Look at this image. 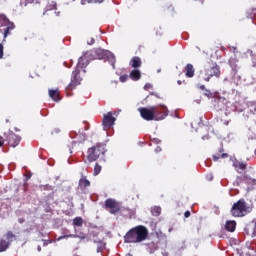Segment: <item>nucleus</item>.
Listing matches in <instances>:
<instances>
[{
  "label": "nucleus",
  "instance_id": "obj_25",
  "mask_svg": "<svg viewBox=\"0 0 256 256\" xmlns=\"http://www.w3.org/2000/svg\"><path fill=\"white\" fill-rule=\"evenodd\" d=\"M73 224L75 226L81 227L83 225V219L81 217H77L74 219Z\"/></svg>",
  "mask_w": 256,
  "mask_h": 256
},
{
  "label": "nucleus",
  "instance_id": "obj_7",
  "mask_svg": "<svg viewBox=\"0 0 256 256\" xmlns=\"http://www.w3.org/2000/svg\"><path fill=\"white\" fill-rule=\"evenodd\" d=\"M152 107L154 115L159 116V119H155V121H162L169 115V110L167 106H164V104H159L158 106Z\"/></svg>",
  "mask_w": 256,
  "mask_h": 256
},
{
  "label": "nucleus",
  "instance_id": "obj_5",
  "mask_svg": "<svg viewBox=\"0 0 256 256\" xmlns=\"http://www.w3.org/2000/svg\"><path fill=\"white\" fill-rule=\"evenodd\" d=\"M104 208L109 211L110 214L115 215L119 213L122 209L121 203L117 202L115 199H107L105 201Z\"/></svg>",
  "mask_w": 256,
  "mask_h": 256
},
{
  "label": "nucleus",
  "instance_id": "obj_16",
  "mask_svg": "<svg viewBox=\"0 0 256 256\" xmlns=\"http://www.w3.org/2000/svg\"><path fill=\"white\" fill-rule=\"evenodd\" d=\"M130 78L133 80V81H138L141 79V72L139 69H133L130 73Z\"/></svg>",
  "mask_w": 256,
  "mask_h": 256
},
{
  "label": "nucleus",
  "instance_id": "obj_17",
  "mask_svg": "<svg viewBox=\"0 0 256 256\" xmlns=\"http://www.w3.org/2000/svg\"><path fill=\"white\" fill-rule=\"evenodd\" d=\"M131 63H132V67L133 68H140L141 65H142V60L139 56H134L132 59H131Z\"/></svg>",
  "mask_w": 256,
  "mask_h": 256
},
{
  "label": "nucleus",
  "instance_id": "obj_40",
  "mask_svg": "<svg viewBox=\"0 0 256 256\" xmlns=\"http://www.w3.org/2000/svg\"><path fill=\"white\" fill-rule=\"evenodd\" d=\"M190 216H191V212L190 211L184 212V217L189 218Z\"/></svg>",
  "mask_w": 256,
  "mask_h": 256
},
{
  "label": "nucleus",
  "instance_id": "obj_49",
  "mask_svg": "<svg viewBox=\"0 0 256 256\" xmlns=\"http://www.w3.org/2000/svg\"><path fill=\"white\" fill-rule=\"evenodd\" d=\"M38 251H39V252L41 251V247H40V246L38 247Z\"/></svg>",
  "mask_w": 256,
  "mask_h": 256
},
{
  "label": "nucleus",
  "instance_id": "obj_32",
  "mask_svg": "<svg viewBox=\"0 0 256 256\" xmlns=\"http://www.w3.org/2000/svg\"><path fill=\"white\" fill-rule=\"evenodd\" d=\"M149 247L151 249V252H154L159 249L158 245H156L155 243H150Z\"/></svg>",
  "mask_w": 256,
  "mask_h": 256
},
{
  "label": "nucleus",
  "instance_id": "obj_50",
  "mask_svg": "<svg viewBox=\"0 0 256 256\" xmlns=\"http://www.w3.org/2000/svg\"><path fill=\"white\" fill-rule=\"evenodd\" d=\"M223 152V149L222 150H220V153H222Z\"/></svg>",
  "mask_w": 256,
  "mask_h": 256
},
{
  "label": "nucleus",
  "instance_id": "obj_35",
  "mask_svg": "<svg viewBox=\"0 0 256 256\" xmlns=\"http://www.w3.org/2000/svg\"><path fill=\"white\" fill-rule=\"evenodd\" d=\"M95 43V39L92 37L90 40L87 41L88 45H93Z\"/></svg>",
  "mask_w": 256,
  "mask_h": 256
},
{
  "label": "nucleus",
  "instance_id": "obj_41",
  "mask_svg": "<svg viewBox=\"0 0 256 256\" xmlns=\"http://www.w3.org/2000/svg\"><path fill=\"white\" fill-rule=\"evenodd\" d=\"M210 139V136H209V134H206L204 137H202V140H209Z\"/></svg>",
  "mask_w": 256,
  "mask_h": 256
},
{
  "label": "nucleus",
  "instance_id": "obj_30",
  "mask_svg": "<svg viewBox=\"0 0 256 256\" xmlns=\"http://www.w3.org/2000/svg\"><path fill=\"white\" fill-rule=\"evenodd\" d=\"M84 3H98L101 4L104 2V0H82Z\"/></svg>",
  "mask_w": 256,
  "mask_h": 256
},
{
  "label": "nucleus",
  "instance_id": "obj_10",
  "mask_svg": "<svg viewBox=\"0 0 256 256\" xmlns=\"http://www.w3.org/2000/svg\"><path fill=\"white\" fill-rule=\"evenodd\" d=\"M115 112H107L103 117V128L105 131L109 130L115 124L116 118L113 116Z\"/></svg>",
  "mask_w": 256,
  "mask_h": 256
},
{
  "label": "nucleus",
  "instance_id": "obj_38",
  "mask_svg": "<svg viewBox=\"0 0 256 256\" xmlns=\"http://www.w3.org/2000/svg\"><path fill=\"white\" fill-rule=\"evenodd\" d=\"M228 157H229V155L227 153L220 154V158H222V159H226Z\"/></svg>",
  "mask_w": 256,
  "mask_h": 256
},
{
  "label": "nucleus",
  "instance_id": "obj_13",
  "mask_svg": "<svg viewBox=\"0 0 256 256\" xmlns=\"http://www.w3.org/2000/svg\"><path fill=\"white\" fill-rule=\"evenodd\" d=\"M87 65H88L87 58L85 56H80L76 68H78L79 70L84 69Z\"/></svg>",
  "mask_w": 256,
  "mask_h": 256
},
{
  "label": "nucleus",
  "instance_id": "obj_47",
  "mask_svg": "<svg viewBox=\"0 0 256 256\" xmlns=\"http://www.w3.org/2000/svg\"><path fill=\"white\" fill-rule=\"evenodd\" d=\"M178 85H182V81L181 80H178Z\"/></svg>",
  "mask_w": 256,
  "mask_h": 256
},
{
  "label": "nucleus",
  "instance_id": "obj_28",
  "mask_svg": "<svg viewBox=\"0 0 256 256\" xmlns=\"http://www.w3.org/2000/svg\"><path fill=\"white\" fill-rule=\"evenodd\" d=\"M161 212H162V209H161L160 207H154V208L152 209V214H153L154 216H159V215L161 214Z\"/></svg>",
  "mask_w": 256,
  "mask_h": 256
},
{
  "label": "nucleus",
  "instance_id": "obj_6",
  "mask_svg": "<svg viewBox=\"0 0 256 256\" xmlns=\"http://www.w3.org/2000/svg\"><path fill=\"white\" fill-rule=\"evenodd\" d=\"M138 111L140 112L141 117L146 121H155V119H161L159 116L154 115L153 106H150L149 108H138Z\"/></svg>",
  "mask_w": 256,
  "mask_h": 256
},
{
  "label": "nucleus",
  "instance_id": "obj_34",
  "mask_svg": "<svg viewBox=\"0 0 256 256\" xmlns=\"http://www.w3.org/2000/svg\"><path fill=\"white\" fill-rule=\"evenodd\" d=\"M4 56V46L2 43H0V59H3Z\"/></svg>",
  "mask_w": 256,
  "mask_h": 256
},
{
  "label": "nucleus",
  "instance_id": "obj_31",
  "mask_svg": "<svg viewBox=\"0 0 256 256\" xmlns=\"http://www.w3.org/2000/svg\"><path fill=\"white\" fill-rule=\"evenodd\" d=\"M51 134L55 137H57L58 135L61 134V130L60 128H54V130H52Z\"/></svg>",
  "mask_w": 256,
  "mask_h": 256
},
{
  "label": "nucleus",
  "instance_id": "obj_11",
  "mask_svg": "<svg viewBox=\"0 0 256 256\" xmlns=\"http://www.w3.org/2000/svg\"><path fill=\"white\" fill-rule=\"evenodd\" d=\"M16 28L14 22H10L7 25L0 28V33L3 34V43L6 42V38L12 35V31Z\"/></svg>",
  "mask_w": 256,
  "mask_h": 256
},
{
  "label": "nucleus",
  "instance_id": "obj_29",
  "mask_svg": "<svg viewBox=\"0 0 256 256\" xmlns=\"http://www.w3.org/2000/svg\"><path fill=\"white\" fill-rule=\"evenodd\" d=\"M40 189L42 191H53L54 188L52 186H50V185H41Z\"/></svg>",
  "mask_w": 256,
  "mask_h": 256
},
{
  "label": "nucleus",
  "instance_id": "obj_43",
  "mask_svg": "<svg viewBox=\"0 0 256 256\" xmlns=\"http://www.w3.org/2000/svg\"><path fill=\"white\" fill-rule=\"evenodd\" d=\"M213 159H214V161H218L219 159H220V157H217V156H213Z\"/></svg>",
  "mask_w": 256,
  "mask_h": 256
},
{
  "label": "nucleus",
  "instance_id": "obj_37",
  "mask_svg": "<svg viewBox=\"0 0 256 256\" xmlns=\"http://www.w3.org/2000/svg\"><path fill=\"white\" fill-rule=\"evenodd\" d=\"M69 237H78L80 239H84L85 238V235L84 234H81V235H70Z\"/></svg>",
  "mask_w": 256,
  "mask_h": 256
},
{
  "label": "nucleus",
  "instance_id": "obj_1",
  "mask_svg": "<svg viewBox=\"0 0 256 256\" xmlns=\"http://www.w3.org/2000/svg\"><path fill=\"white\" fill-rule=\"evenodd\" d=\"M149 231L145 226L139 225L132 228L124 237L126 243H140L148 238Z\"/></svg>",
  "mask_w": 256,
  "mask_h": 256
},
{
  "label": "nucleus",
  "instance_id": "obj_8",
  "mask_svg": "<svg viewBox=\"0 0 256 256\" xmlns=\"http://www.w3.org/2000/svg\"><path fill=\"white\" fill-rule=\"evenodd\" d=\"M82 81V78L80 76V69L78 67L75 68V70L72 72V79L70 84L67 86L68 91L74 90L78 85H80Z\"/></svg>",
  "mask_w": 256,
  "mask_h": 256
},
{
  "label": "nucleus",
  "instance_id": "obj_3",
  "mask_svg": "<svg viewBox=\"0 0 256 256\" xmlns=\"http://www.w3.org/2000/svg\"><path fill=\"white\" fill-rule=\"evenodd\" d=\"M213 77H216V79L221 77V67L217 64V62L210 61L204 68V72L201 73L200 78L206 82H209Z\"/></svg>",
  "mask_w": 256,
  "mask_h": 256
},
{
  "label": "nucleus",
  "instance_id": "obj_14",
  "mask_svg": "<svg viewBox=\"0 0 256 256\" xmlns=\"http://www.w3.org/2000/svg\"><path fill=\"white\" fill-rule=\"evenodd\" d=\"M90 185H91L90 181L84 176H82V178L79 180V188L81 190H84L85 188L90 187Z\"/></svg>",
  "mask_w": 256,
  "mask_h": 256
},
{
  "label": "nucleus",
  "instance_id": "obj_42",
  "mask_svg": "<svg viewBox=\"0 0 256 256\" xmlns=\"http://www.w3.org/2000/svg\"><path fill=\"white\" fill-rule=\"evenodd\" d=\"M243 181L242 177H237L236 178V183H241Z\"/></svg>",
  "mask_w": 256,
  "mask_h": 256
},
{
  "label": "nucleus",
  "instance_id": "obj_18",
  "mask_svg": "<svg viewBox=\"0 0 256 256\" xmlns=\"http://www.w3.org/2000/svg\"><path fill=\"white\" fill-rule=\"evenodd\" d=\"M94 54L96 56L97 59L99 60H102L105 58L106 56V51L104 49H101V48H97L95 51H94Z\"/></svg>",
  "mask_w": 256,
  "mask_h": 256
},
{
  "label": "nucleus",
  "instance_id": "obj_53",
  "mask_svg": "<svg viewBox=\"0 0 256 256\" xmlns=\"http://www.w3.org/2000/svg\"><path fill=\"white\" fill-rule=\"evenodd\" d=\"M254 153H255V155H256V150H255V152H254Z\"/></svg>",
  "mask_w": 256,
  "mask_h": 256
},
{
  "label": "nucleus",
  "instance_id": "obj_44",
  "mask_svg": "<svg viewBox=\"0 0 256 256\" xmlns=\"http://www.w3.org/2000/svg\"><path fill=\"white\" fill-rule=\"evenodd\" d=\"M252 13H253V15H256V8L252 9Z\"/></svg>",
  "mask_w": 256,
  "mask_h": 256
},
{
  "label": "nucleus",
  "instance_id": "obj_15",
  "mask_svg": "<svg viewBox=\"0 0 256 256\" xmlns=\"http://www.w3.org/2000/svg\"><path fill=\"white\" fill-rule=\"evenodd\" d=\"M49 96L55 102H58L61 100L60 92L58 90H49Z\"/></svg>",
  "mask_w": 256,
  "mask_h": 256
},
{
  "label": "nucleus",
  "instance_id": "obj_20",
  "mask_svg": "<svg viewBox=\"0 0 256 256\" xmlns=\"http://www.w3.org/2000/svg\"><path fill=\"white\" fill-rule=\"evenodd\" d=\"M11 22H12V21H10V20L6 17V15L0 14V29H1L2 27L7 26V25L10 24Z\"/></svg>",
  "mask_w": 256,
  "mask_h": 256
},
{
  "label": "nucleus",
  "instance_id": "obj_9",
  "mask_svg": "<svg viewBox=\"0 0 256 256\" xmlns=\"http://www.w3.org/2000/svg\"><path fill=\"white\" fill-rule=\"evenodd\" d=\"M5 141L13 148L17 147L21 141V137L14 134L11 130L9 132H5Z\"/></svg>",
  "mask_w": 256,
  "mask_h": 256
},
{
  "label": "nucleus",
  "instance_id": "obj_19",
  "mask_svg": "<svg viewBox=\"0 0 256 256\" xmlns=\"http://www.w3.org/2000/svg\"><path fill=\"white\" fill-rule=\"evenodd\" d=\"M233 167L237 170L245 171L247 169V164L244 162L235 161Z\"/></svg>",
  "mask_w": 256,
  "mask_h": 256
},
{
  "label": "nucleus",
  "instance_id": "obj_36",
  "mask_svg": "<svg viewBox=\"0 0 256 256\" xmlns=\"http://www.w3.org/2000/svg\"><path fill=\"white\" fill-rule=\"evenodd\" d=\"M5 141V138L3 136H0V148L3 146Z\"/></svg>",
  "mask_w": 256,
  "mask_h": 256
},
{
  "label": "nucleus",
  "instance_id": "obj_52",
  "mask_svg": "<svg viewBox=\"0 0 256 256\" xmlns=\"http://www.w3.org/2000/svg\"><path fill=\"white\" fill-rule=\"evenodd\" d=\"M254 111L256 112V108H254Z\"/></svg>",
  "mask_w": 256,
  "mask_h": 256
},
{
  "label": "nucleus",
  "instance_id": "obj_4",
  "mask_svg": "<svg viewBox=\"0 0 256 256\" xmlns=\"http://www.w3.org/2000/svg\"><path fill=\"white\" fill-rule=\"evenodd\" d=\"M230 213L235 218H241L247 215L248 207L246 201L244 199L238 200L232 205V210H230Z\"/></svg>",
  "mask_w": 256,
  "mask_h": 256
},
{
  "label": "nucleus",
  "instance_id": "obj_24",
  "mask_svg": "<svg viewBox=\"0 0 256 256\" xmlns=\"http://www.w3.org/2000/svg\"><path fill=\"white\" fill-rule=\"evenodd\" d=\"M108 61L113 66V69H115L116 57H115L114 54H111V55L108 56Z\"/></svg>",
  "mask_w": 256,
  "mask_h": 256
},
{
  "label": "nucleus",
  "instance_id": "obj_27",
  "mask_svg": "<svg viewBox=\"0 0 256 256\" xmlns=\"http://www.w3.org/2000/svg\"><path fill=\"white\" fill-rule=\"evenodd\" d=\"M14 238H16V236L11 231H8L6 234V239L8 240L7 242L11 243Z\"/></svg>",
  "mask_w": 256,
  "mask_h": 256
},
{
  "label": "nucleus",
  "instance_id": "obj_23",
  "mask_svg": "<svg viewBox=\"0 0 256 256\" xmlns=\"http://www.w3.org/2000/svg\"><path fill=\"white\" fill-rule=\"evenodd\" d=\"M106 249V244L103 243L102 241L98 242V246H97V252L101 253Z\"/></svg>",
  "mask_w": 256,
  "mask_h": 256
},
{
  "label": "nucleus",
  "instance_id": "obj_46",
  "mask_svg": "<svg viewBox=\"0 0 256 256\" xmlns=\"http://www.w3.org/2000/svg\"><path fill=\"white\" fill-rule=\"evenodd\" d=\"M30 179V176H26L25 182H27Z\"/></svg>",
  "mask_w": 256,
  "mask_h": 256
},
{
  "label": "nucleus",
  "instance_id": "obj_51",
  "mask_svg": "<svg viewBox=\"0 0 256 256\" xmlns=\"http://www.w3.org/2000/svg\"><path fill=\"white\" fill-rule=\"evenodd\" d=\"M24 185H25V187H27V183H25Z\"/></svg>",
  "mask_w": 256,
  "mask_h": 256
},
{
  "label": "nucleus",
  "instance_id": "obj_39",
  "mask_svg": "<svg viewBox=\"0 0 256 256\" xmlns=\"http://www.w3.org/2000/svg\"><path fill=\"white\" fill-rule=\"evenodd\" d=\"M253 67H256V55L252 57Z\"/></svg>",
  "mask_w": 256,
  "mask_h": 256
},
{
  "label": "nucleus",
  "instance_id": "obj_21",
  "mask_svg": "<svg viewBox=\"0 0 256 256\" xmlns=\"http://www.w3.org/2000/svg\"><path fill=\"white\" fill-rule=\"evenodd\" d=\"M224 228L228 232H234L236 230V222L235 221H228V222H226V226H224Z\"/></svg>",
  "mask_w": 256,
  "mask_h": 256
},
{
  "label": "nucleus",
  "instance_id": "obj_26",
  "mask_svg": "<svg viewBox=\"0 0 256 256\" xmlns=\"http://www.w3.org/2000/svg\"><path fill=\"white\" fill-rule=\"evenodd\" d=\"M101 171H102V167L98 163H96L94 167V176H98Z\"/></svg>",
  "mask_w": 256,
  "mask_h": 256
},
{
  "label": "nucleus",
  "instance_id": "obj_48",
  "mask_svg": "<svg viewBox=\"0 0 256 256\" xmlns=\"http://www.w3.org/2000/svg\"><path fill=\"white\" fill-rule=\"evenodd\" d=\"M159 151H161V148H160V147H158V148L156 149V152H159Z\"/></svg>",
  "mask_w": 256,
  "mask_h": 256
},
{
  "label": "nucleus",
  "instance_id": "obj_22",
  "mask_svg": "<svg viewBox=\"0 0 256 256\" xmlns=\"http://www.w3.org/2000/svg\"><path fill=\"white\" fill-rule=\"evenodd\" d=\"M9 246H10L9 242H7L3 239L0 240V252L6 251L9 248Z\"/></svg>",
  "mask_w": 256,
  "mask_h": 256
},
{
  "label": "nucleus",
  "instance_id": "obj_33",
  "mask_svg": "<svg viewBox=\"0 0 256 256\" xmlns=\"http://www.w3.org/2000/svg\"><path fill=\"white\" fill-rule=\"evenodd\" d=\"M129 76L127 74L120 76V82L125 83L128 80Z\"/></svg>",
  "mask_w": 256,
  "mask_h": 256
},
{
  "label": "nucleus",
  "instance_id": "obj_2",
  "mask_svg": "<svg viewBox=\"0 0 256 256\" xmlns=\"http://www.w3.org/2000/svg\"><path fill=\"white\" fill-rule=\"evenodd\" d=\"M107 152V146L104 142H98L95 146L91 147L87 151V160L92 163L97 160L105 162V154Z\"/></svg>",
  "mask_w": 256,
  "mask_h": 256
},
{
  "label": "nucleus",
  "instance_id": "obj_45",
  "mask_svg": "<svg viewBox=\"0 0 256 256\" xmlns=\"http://www.w3.org/2000/svg\"><path fill=\"white\" fill-rule=\"evenodd\" d=\"M200 90L204 91L205 90V86L204 85L200 86Z\"/></svg>",
  "mask_w": 256,
  "mask_h": 256
},
{
  "label": "nucleus",
  "instance_id": "obj_12",
  "mask_svg": "<svg viewBox=\"0 0 256 256\" xmlns=\"http://www.w3.org/2000/svg\"><path fill=\"white\" fill-rule=\"evenodd\" d=\"M184 70L186 71V77H188V78L194 77L195 68H194L193 64H191V63L186 64V67L184 68Z\"/></svg>",
  "mask_w": 256,
  "mask_h": 256
}]
</instances>
